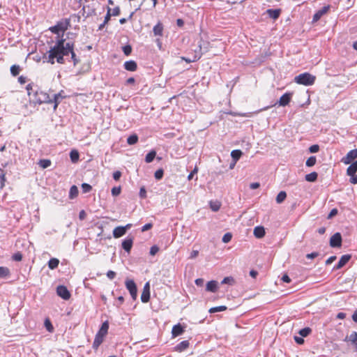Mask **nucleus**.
I'll list each match as a JSON object with an SVG mask.
<instances>
[{
    "label": "nucleus",
    "mask_w": 357,
    "mask_h": 357,
    "mask_svg": "<svg viewBox=\"0 0 357 357\" xmlns=\"http://www.w3.org/2000/svg\"><path fill=\"white\" fill-rule=\"evenodd\" d=\"M65 38H59L56 40L54 46L51 47L46 54L43 56L44 61L54 64L55 61L58 63L63 64L65 63L64 56L71 54V60L74 66H76L79 60L77 57L73 48V43H65Z\"/></svg>",
    "instance_id": "obj_1"
},
{
    "label": "nucleus",
    "mask_w": 357,
    "mask_h": 357,
    "mask_svg": "<svg viewBox=\"0 0 357 357\" xmlns=\"http://www.w3.org/2000/svg\"><path fill=\"white\" fill-rule=\"evenodd\" d=\"M26 89L27 91L30 102H32L33 104L41 105L43 103L52 102V99L48 93L42 91L34 90L31 84L26 86Z\"/></svg>",
    "instance_id": "obj_2"
},
{
    "label": "nucleus",
    "mask_w": 357,
    "mask_h": 357,
    "mask_svg": "<svg viewBox=\"0 0 357 357\" xmlns=\"http://www.w3.org/2000/svg\"><path fill=\"white\" fill-rule=\"evenodd\" d=\"M70 26L69 20H64L62 21L58 22L54 26L49 28V30L57 35V39L63 38V33L68 29Z\"/></svg>",
    "instance_id": "obj_3"
},
{
    "label": "nucleus",
    "mask_w": 357,
    "mask_h": 357,
    "mask_svg": "<svg viewBox=\"0 0 357 357\" xmlns=\"http://www.w3.org/2000/svg\"><path fill=\"white\" fill-rule=\"evenodd\" d=\"M316 79V77L309 73H303L295 77L294 81L298 84L305 86L312 85Z\"/></svg>",
    "instance_id": "obj_4"
},
{
    "label": "nucleus",
    "mask_w": 357,
    "mask_h": 357,
    "mask_svg": "<svg viewBox=\"0 0 357 357\" xmlns=\"http://www.w3.org/2000/svg\"><path fill=\"white\" fill-rule=\"evenodd\" d=\"M125 284L126 289L130 292L132 298L133 300H135L137 296V288L134 280L128 279L126 280Z\"/></svg>",
    "instance_id": "obj_5"
},
{
    "label": "nucleus",
    "mask_w": 357,
    "mask_h": 357,
    "mask_svg": "<svg viewBox=\"0 0 357 357\" xmlns=\"http://www.w3.org/2000/svg\"><path fill=\"white\" fill-rule=\"evenodd\" d=\"M131 224H127L126 226H119L114 229L113 230V236L115 238H120L126 234L128 229L131 227Z\"/></svg>",
    "instance_id": "obj_6"
},
{
    "label": "nucleus",
    "mask_w": 357,
    "mask_h": 357,
    "mask_svg": "<svg viewBox=\"0 0 357 357\" xmlns=\"http://www.w3.org/2000/svg\"><path fill=\"white\" fill-rule=\"evenodd\" d=\"M56 294L63 300H68L70 298V293L66 286L59 285L56 288Z\"/></svg>",
    "instance_id": "obj_7"
},
{
    "label": "nucleus",
    "mask_w": 357,
    "mask_h": 357,
    "mask_svg": "<svg viewBox=\"0 0 357 357\" xmlns=\"http://www.w3.org/2000/svg\"><path fill=\"white\" fill-rule=\"evenodd\" d=\"M342 236L339 232L334 234L330 239V245L332 248H338L342 245Z\"/></svg>",
    "instance_id": "obj_8"
},
{
    "label": "nucleus",
    "mask_w": 357,
    "mask_h": 357,
    "mask_svg": "<svg viewBox=\"0 0 357 357\" xmlns=\"http://www.w3.org/2000/svg\"><path fill=\"white\" fill-rule=\"evenodd\" d=\"M351 259V255H350V254H347V255H342L340 257L338 263L334 266L333 270H338V269L342 268L349 261V260Z\"/></svg>",
    "instance_id": "obj_9"
},
{
    "label": "nucleus",
    "mask_w": 357,
    "mask_h": 357,
    "mask_svg": "<svg viewBox=\"0 0 357 357\" xmlns=\"http://www.w3.org/2000/svg\"><path fill=\"white\" fill-rule=\"evenodd\" d=\"M357 158V149L349 151L347 155L342 158V162L346 164L351 163L355 159Z\"/></svg>",
    "instance_id": "obj_10"
},
{
    "label": "nucleus",
    "mask_w": 357,
    "mask_h": 357,
    "mask_svg": "<svg viewBox=\"0 0 357 357\" xmlns=\"http://www.w3.org/2000/svg\"><path fill=\"white\" fill-rule=\"evenodd\" d=\"M330 9V6L328 5V6H324L322 8H321L320 10H317L314 15H313V18H312V21L313 22H317L318 20H320V18L324 15H325L326 13H328V11Z\"/></svg>",
    "instance_id": "obj_11"
},
{
    "label": "nucleus",
    "mask_w": 357,
    "mask_h": 357,
    "mask_svg": "<svg viewBox=\"0 0 357 357\" xmlns=\"http://www.w3.org/2000/svg\"><path fill=\"white\" fill-rule=\"evenodd\" d=\"M133 244V238L128 236L126 238H125L121 243L122 248L127 252L128 253H130Z\"/></svg>",
    "instance_id": "obj_12"
},
{
    "label": "nucleus",
    "mask_w": 357,
    "mask_h": 357,
    "mask_svg": "<svg viewBox=\"0 0 357 357\" xmlns=\"http://www.w3.org/2000/svg\"><path fill=\"white\" fill-rule=\"evenodd\" d=\"M291 99V93H285L283 94L278 100V103L280 106H286L287 105Z\"/></svg>",
    "instance_id": "obj_13"
},
{
    "label": "nucleus",
    "mask_w": 357,
    "mask_h": 357,
    "mask_svg": "<svg viewBox=\"0 0 357 357\" xmlns=\"http://www.w3.org/2000/svg\"><path fill=\"white\" fill-rule=\"evenodd\" d=\"M184 327H183L180 324H177L174 325L172 330V335L173 337H176L178 335H182L184 333Z\"/></svg>",
    "instance_id": "obj_14"
},
{
    "label": "nucleus",
    "mask_w": 357,
    "mask_h": 357,
    "mask_svg": "<svg viewBox=\"0 0 357 357\" xmlns=\"http://www.w3.org/2000/svg\"><path fill=\"white\" fill-rule=\"evenodd\" d=\"M108 329H109V321H105L102 324L99 331H98V333L96 334L98 335L99 336L105 337V336L107 334Z\"/></svg>",
    "instance_id": "obj_15"
},
{
    "label": "nucleus",
    "mask_w": 357,
    "mask_h": 357,
    "mask_svg": "<svg viewBox=\"0 0 357 357\" xmlns=\"http://www.w3.org/2000/svg\"><path fill=\"white\" fill-rule=\"evenodd\" d=\"M123 66L128 71H135L137 68V63L133 60L127 61L124 63Z\"/></svg>",
    "instance_id": "obj_16"
},
{
    "label": "nucleus",
    "mask_w": 357,
    "mask_h": 357,
    "mask_svg": "<svg viewBox=\"0 0 357 357\" xmlns=\"http://www.w3.org/2000/svg\"><path fill=\"white\" fill-rule=\"evenodd\" d=\"M163 24L159 22L153 28V32L155 36H162L163 35Z\"/></svg>",
    "instance_id": "obj_17"
},
{
    "label": "nucleus",
    "mask_w": 357,
    "mask_h": 357,
    "mask_svg": "<svg viewBox=\"0 0 357 357\" xmlns=\"http://www.w3.org/2000/svg\"><path fill=\"white\" fill-rule=\"evenodd\" d=\"M190 342L188 340H183L178 344L175 347L174 350L178 352H182L189 347Z\"/></svg>",
    "instance_id": "obj_18"
},
{
    "label": "nucleus",
    "mask_w": 357,
    "mask_h": 357,
    "mask_svg": "<svg viewBox=\"0 0 357 357\" xmlns=\"http://www.w3.org/2000/svg\"><path fill=\"white\" fill-rule=\"evenodd\" d=\"M218 288V282L215 280H211L207 282L206 287V290L207 291L214 293V292L217 291Z\"/></svg>",
    "instance_id": "obj_19"
},
{
    "label": "nucleus",
    "mask_w": 357,
    "mask_h": 357,
    "mask_svg": "<svg viewBox=\"0 0 357 357\" xmlns=\"http://www.w3.org/2000/svg\"><path fill=\"white\" fill-rule=\"evenodd\" d=\"M254 235L257 238H261L265 236V229L262 226H257L254 229Z\"/></svg>",
    "instance_id": "obj_20"
},
{
    "label": "nucleus",
    "mask_w": 357,
    "mask_h": 357,
    "mask_svg": "<svg viewBox=\"0 0 357 357\" xmlns=\"http://www.w3.org/2000/svg\"><path fill=\"white\" fill-rule=\"evenodd\" d=\"M266 13L271 18H272L273 20H277L280 17V15L281 13V10L271 8V9H268L266 10Z\"/></svg>",
    "instance_id": "obj_21"
},
{
    "label": "nucleus",
    "mask_w": 357,
    "mask_h": 357,
    "mask_svg": "<svg viewBox=\"0 0 357 357\" xmlns=\"http://www.w3.org/2000/svg\"><path fill=\"white\" fill-rule=\"evenodd\" d=\"M347 169L349 176H354L357 172V160L351 163Z\"/></svg>",
    "instance_id": "obj_22"
},
{
    "label": "nucleus",
    "mask_w": 357,
    "mask_h": 357,
    "mask_svg": "<svg viewBox=\"0 0 357 357\" xmlns=\"http://www.w3.org/2000/svg\"><path fill=\"white\" fill-rule=\"evenodd\" d=\"M242 154H243L242 151L239 149L233 150L231 152V156L232 160L234 161V164H236L237 162V161L240 159Z\"/></svg>",
    "instance_id": "obj_23"
},
{
    "label": "nucleus",
    "mask_w": 357,
    "mask_h": 357,
    "mask_svg": "<svg viewBox=\"0 0 357 357\" xmlns=\"http://www.w3.org/2000/svg\"><path fill=\"white\" fill-rule=\"evenodd\" d=\"M345 342H351L354 344H357V332H352L350 335L347 336L344 339Z\"/></svg>",
    "instance_id": "obj_24"
},
{
    "label": "nucleus",
    "mask_w": 357,
    "mask_h": 357,
    "mask_svg": "<svg viewBox=\"0 0 357 357\" xmlns=\"http://www.w3.org/2000/svg\"><path fill=\"white\" fill-rule=\"evenodd\" d=\"M104 337L99 336L98 335H96L94 341L93 342V348L94 349H98L99 346L102 343Z\"/></svg>",
    "instance_id": "obj_25"
},
{
    "label": "nucleus",
    "mask_w": 357,
    "mask_h": 357,
    "mask_svg": "<svg viewBox=\"0 0 357 357\" xmlns=\"http://www.w3.org/2000/svg\"><path fill=\"white\" fill-rule=\"evenodd\" d=\"M318 174L315 172H311L305 175V178L308 182H314L317 181Z\"/></svg>",
    "instance_id": "obj_26"
},
{
    "label": "nucleus",
    "mask_w": 357,
    "mask_h": 357,
    "mask_svg": "<svg viewBox=\"0 0 357 357\" xmlns=\"http://www.w3.org/2000/svg\"><path fill=\"white\" fill-rule=\"evenodd\" d=\"M155 155L156 151L155 150H151L146 155L145 162L147 163L151 162L154 160Z\"/></svg>",
    "instance_id": "obj_27"
},
{
    "label": "nucleus",
    "mask_w": 357,
    "mask_h": 357,
    "mask_svg": "<svg viewBox=\"0 0 357 357\" xmlns=\"http://www.w3.org/2000/svg\"><path fill=\"white\" fill-rule=\"evenodd\" d=\"M209 206L213 211L216 212L220 208L221 204L218 201H210Z\"/></svg>",
    "instance_id": "obj_28"
},
{
    "label": "nucleus",
    "mask_w": 357,
    "mask_h": 357,
    "mask_svg": "<svg viewBox=\"0 0 357 357\" xmlns=\"http://www.w3.org/2000/svg\"><path fill=\"white\" fill-rule=\"evenodd\" d=\"M59 261L58 259H56V258H52L48 261V267L50 269L53 270V269L56 268L59 266Z\"/></svg>",
    "instance_id": "obj_29"
},
{
    "label": "nucleus",
    "mask_w": 357,
    "mask_h": 357,
    "mask_svg": "<svg viewBox=\"0 0 357 357\" xmlns=\"http://www.w3.org/2000/svg\"><path fill=\"white\" fill-rule=\"evenodd\" d=\"M138 136L136 134H132L127 138V143L129 145H134L138 142Z\"/></svg>",
    "instance_id": "obj_30"
},
{
    "label": "nucleus",
    "mask_w": 357,
    "mask_h": 357,
    "mask_svg": "<svg viewBox=\"0 0 357 357\" xmlns=\"http://www.w3.org/2000/svg\"><path fill=\"white\" fill-rule=\"evenodd\" d=\"M70 158L73 162H77L79 158L78 151L76 150H72L70 153Z\"/></svg>",
    "instance_id": "obj_31"
},
{
    "label": "nucleus",
    "mask_w": 357,
    "mask_h": 357,
    "mask_svg": "<svg viewBox=\"0 0 357 357\" xmlns=\"http://www.w3.org/2000/svg\"><path fill=\"white\" fill-rule=\"evenodd\" d=\"M287 197V193L284 191H280L277 197H276V202L278 204H280L284 201V199Z\"/></svg>",
    "instance_id": "obj_32"
},
{
    "label": "nucleus",
    "mask_w": 357,
    "mask_h": 357,
    "mask_svg": "<svg viewBox=\"0 0 357 357\" xmlns=\"http://www.w3.org/2000/svg\"><path fill=\"white\" fill-rule=\"evenodd\" d=\"M10 275V270L7 267L0 266V278H4Z\"/></svg>",
    "instance_id": "obj_33"
},
{
    "label": "nucleus",
    "mask_w": 357,
    "mask_h": 357,
    "mask_svg": "<svg viewBox=\"0 0 357 357\" xmlns=\"http://www.w3.org/2000/svg\"><path fill=\"white\" fill-rule=\"evenodd\" d=\"M227 310V307L225 305H220V306H217V307H211L208 312L210 313H215V312H222V311H225Z\"/></svg>",
    "instance_id": "obj_34"
},
{
    "label": "nucleus",
    "mask_w": 357,
    "mask_h": 357,
    "mask_svg": "<svg viewBox=\"0 0 357 357\" xmlns=\"http://www.w3.org/2000/svg\"><path fill=\"white\" fill-rule=\"evenodd\" d=\"M150 300V291H142V294L141 295V301L142 303H147Z\"/></svg>",
    "instance_id": "obj_35"
},
{
    "label": "nucleus",
    "mask_w": 357,
    "mask_h": 357,
    "mask_svg": "<svg viewBox=\"0 0 357 357\" xmlns=\"http://www.w3.org/2000/svg\"><path fill=\"white\" fill-rule=\"evenodd\" d=\"M311 333V329L309 327H305L299 331V335L303 337H307Z\"/></svg>",
    "instance_id": "obj_36"
},
{
    "label": "nucleus",
    "mask_w": 357,
    "mask_h": 357,
    "mask_svg": "<svg viewBox=\"0 0 357 357\" xmlns=\"http://www.w3.org/2000/svg\"><path fill=\"white\" fill-rule=\"evenodd\" d=\"M78 195V189L75 185L71 186L69 192L70 198L73 199Z\"/></svg>",
    "instance_id": "obj_37"
},
{
    "label": "nucleus",
    "mask_w": 357,
    "mask_h": 357,
    "mask_svg": "<svg viewBox=\"0 0 357 357\" xmlns=\"http://www.w3.org/2000/svg\"><path fill=\"white\" fill-rule=\"evenodd\" d=\"M317 158L315 156H310L307 158V160L305 162V165L307 167H312L316 164Z\"/></svg>",
    "instance_id": "obj_38"
},
{
    "label": "nucleus",
    "mask_w": 357,
    "mask_h": 357,
    "mask_svg": "<svg viewBox=\"0 0 357 357\" xmlns=\"http://www.w3.org/2000/svg\"><path fill=\"white\" fill-rule=\"evenodd\" d=\"M39 165L43 169L47 168L51 165V161L47 159H43L39 161Z\"/></svg>",
    "instance_id": "obj_39"
},
{
    "label": "nucleus",
    "mask_w": 357,
    "mask_h": 357,
    "mask_svg": "<svg viewBox=\"0 0 357 357\" xmlns=\"http://www.w3.org/2000/svg\"><path fill=\"white\" fill-rule=\"evenodd\" d=\"M62 98V96H61L60 93H56V94H54V97H53V99H52V102L54 103V109H55L59 103V100Z\"/></svg>",
    "instance_id": "obj_40"
},
{
    "label": "nucleus",
    "mask_w": 357,
    "mask_h": 357,
    "mask_svg": "<svg viewBox=\"0 0 357 357\" xmlns=\"http://www.w3.org/2000/svg\"><path fill=\"white\" fill-rule=\"evenodd\" d=\"M44 325L48 332L52 333L54 331V327L48 318L45 320Z\"/></svg>",
    "instance_id": "obj_41"
},
{
    "label": "nucleus",
    "mask_w": 357,
    "mask_h": 357,
    "mask_svg": "<svg viewBox=\"0 0 357 357\" xmlns=\"http://www.w3.org/2000/svg\"><path fill=\"white\" fill-rule=\"evenodd\" d=\"M20 72V68L17 65H13L10 67V73L13 76H17Z\"/></svg>",
    "instance_id": "obj_42"
},
{
    "label": "nucleus",
    "mask_w": 357,
    "mask_h": 357,
    "mask_svg": "<svg viewBox=\"0 0 357 357\" xmlns=\"http://www.w3.org/2000/svg\"><path fill=\"white\" fill-rule=\"evenodd\" d=\"M222 284H227L229 285H233L234 284V278L229 276V277H225L221 282Z\"/></svg>",
    "instance_id": "obj_43"
},
{
    "label": "nucleus",
    "mask_w": 357,
    "mask_h": 357,
    "mask_svg": "<svg viewBox=\"0 0 357 357\" xmlns=\"http://www.w3.org/2000/svg\"><path fill=\"white\" fill-rule=\"evenodd\" d=\"M122 50L125 55L129 56L132 52V47L130 45H126L122 47Z\"/></svg>",
    "instance_id": "obj_44"
},
{
    "label": "nucleus",
    "mask_w": 357,
    "mask_h": 357,
    "mask_svg": "<svg viewBox=\"0 0 357 357\" xmlns=\"http://www.w3.org/2000/svg\"><path fill=\"white\" fill-rule=\"evenodd\" d=\"M163 175L164 171L162 169H158L154 174V176L156 180H160L162 178Z\"/></svg>",
    "instance_id": "obj_45"
},
{
    "label": "nucleus",
    "mask_w": 357,
    "mask_h": 357,
    "mask_svg": "<svg viewBox=\"0 0 357 357\" xmlns=\"http://www.w3.org/2000/svg\"><path fill=\"white\" fill-rule=\"evenodd\" d=\"M82 189L83 192L86 193L89 192L91 190L92 187L89 184L84 183L82 184Z\"/></svg>",
    "instance_id": "obj_46"
},
{
    "label": "nucleus",
    "mask_w": 357,
    "mask_h": 357,
    "mask_svg": "<svg viewBox=\"0 0 357 357\" xmlns=\"http://www.w3.org/2000/svg\"><path fill=\"white\" fill-rule=\"evenodd\" d=\"M231 238H232L231 234L228 232V233H226L224 234V236H222V241L223 243H227L231 241Z\"/></svg>",
    "instance_id": "obj_47"
},
{
    "label": "nucleus",
    "mask_w": 357,
    "mask_h": 357,
    "mask_svg": "<svg viewBox=\"0 0 357 357\" xmlns=\"http://www.w3.org/2000/svg\"><path fill=\"white\" fill-rule=\"evenodd\" d=\"M121 188L120 186L114 187L112 189V195L114 197L118 196L121 193Z\"/></svg>",
    "instance_id": "obj_48"
},
{
    "label": "nucleus",
    "mask_w": 357,
    "mask_h": 357,
    "mask_svg": "<svg viewBox=\"0 0 357 357\" xmlns=\"http://www.w3.org/2000/svg\"><path fill=\"white\" fill-rule=\"evenodd\" d=\"M139 195L142 199L146 197V190L144 186L140 188Z\"/></svg>",
    "instance_id": "obj_49"
},
{
    "label": "nucleus",
    "mask_w": 357,
    "mask_h": 357,
    "mask_svg": "<svg viewBox=\"0 0 357 357\" xmlns=\"http://www.w3.org/2000/svg\"><path fill=\"white\" fill-rule=\"evenodd\" d=\"M319 145H317V144L312 145V146H310V148H309V151H310V153H317V152H318V151H319Z\"/></svg>",
    "instance_id": "obj_50"
},
{
    "label": "nucleus",
    "mask_w": 357,
    "mask_h": 357,
    "mask_svg": "<svg viewBox=\"0 0 357 357\" xmlns=\"http://www.w3.org/2000/svg\"><path fill=\"white\" fill-rule=\"evenodd\" d=\"M111 8H108L107 9V13L105 17V20H104V24H107V22L109 21L110 18H111Z\"/></svg>",
    "instance_id": "obj_51"
},
{
    "label": "nucleus",
    "mask_w": 357,
    "mask_h": 357,
    "mask_svg": "<svg viewBox=\"0 0 357 357\" xmlns=\"http://www.w3.org/2000/svg\"><path fill=\"white\" fill-rule=\"evenodd\" d=\"M22 259V255L20 252L15 253L13 255V259L15 261H20Z\"/></svg>",
    "instance_id": "obj_52"
},
{
    "label": "nucleus",
    "mask_w": 357,
    "mask_h": 357,
    "mask_svg": "<svg viewBox=\"0 0 357 357\" xmlns=\"http://www.w3.org/2000/svg\"><path fill=\"white\" fill-rule=\"evenodd\" d=\"M159 251V248L157 245H153L150 248V255L153 256Z\"/></svg>",
    "instance_id": "obj_53"
},
{
    "label": "nucleus",
    "mask_w": 357,
    "mask_h": 357,
    "mask_svg": "<svg viewBox=\"0 0 357 357\" xmlns=\"http://www.w3.org/2000/svg\"><path fill=\"white\" fill-rule=\"evenodd\" d=\"M338 213L337 208H333L328 215V219H331L334 216H335Z\"/></svg>",
    "instance_id": "obj_54"
},
{
    "label": "nucleus",
    "mask_w": 357,
    "mask_h": 357,
    "mask_svg": "<svg viewBox=\"0 0 357 357\" xmlns=\"http://www.w3.org/2000/svg\"><path fill=\"white\" fill-rule=\"evenodd\" d=\"M119 14H120V8L119 6H116L112 9L111 15L118 16Z\"/></svg>",
    "instance_id": "obj_55"
},
{
    "label": "nucleus",
    "mask_w": 357,
    "mask_h": 357,
    "mask_svg": "<svg viewBox=\"0 0 357 357\" xmlns=\"http://www.w3.org/2000/svg\"><path fill=\"white\" fill-rule=\"evenodd\" d=\"M121 176V172L120 171H116L113 173V178L115 181H119Z\"/></svg>",
    "instance_id": "obj_56"
},
{
    "label": "nucleus",
    "mask_w": 357,
    "mask_h": 357,
    "mask_svg": "<svg viewBox=\"0 0 357 357\" xmlns=\"http://www.w3.org/2000/svg\"><path fill=\"white\" fill-rule=\"evenodd\" d=\"M319 255V253L317 252H313L306 255V257L310 259H312L316 258Z\"/></svg>",
    "instance_id": "obj_57"
},
{
    "label": "nucleus",
    "mask_w": 357,
    "mask_h": 357,
    "mask_svg": "<svg viewBox=\"0 0 357 357\" xmlns=\"http://www.w3.org/2000/svg\"><path fill=\"white\" fill-rule=\"evenodd\" d=\"M153 225L151 223H146L142 227V231H146L151 229Z\"/></svg>",
    "instance_id": "obj_58"
},
{
    "label": "nucleus",
    "mask_w": 357,
    "mask_h": 357,
    "mask_svg": "<svg viewBox=\"0 0 357 357\" xmlns=\"http://www.w3.org/2000/svg\"><path fill=\"white\" fill-rule=\"evenodd\" d=\"M107 276L109 279L113 280L116 276V273L113 271H108L107 273Z\"/></svg>",
    "instance_id": "obj_59"
},
{
    "label": "nucleus",
    "mask_w": 357,
    "mask_h": 357,
    "mask_svg": "<svg viewBox=\"0 0 357 357\" xmlns=\"http://www.w3.org/2000/svg\"><path fill=\"white\" fill-rule=\"evenodd\" d=\"M197 171H198V169H197V167H195V169L188 176V179L191 180L193 178L194 175L195 174H197Z\"/></svg>",
    "instance_id": "obj_60"
},
{
    "label": "nucleus",
    "mask_w": 357,
    "mask_h": 357,
    "mask_svg": "<svg viewBox=\"0 0 357 357\" xmlns=\"http://www.w3.org/2000/svg\"><path fill=\"white\" fill-rule=\"evenodd\" d=\"M294 340L298 344H303L304 343V340H303V337L295 336Z\"/></svg>",
    "instance_id": "obj_61"
},
{
    "label": "nucleus",
    "mask_w": 357,
    "mask_h": 357,
    "mask_svg": "<svg viewBox=\"0 0 357 357\" xmlns=\"http://www.w3.org/2000/svg\"><path fill=\"white\" fill-rule=\"evenodd\" d=\"M195 282L196 285H197L199 287H202L204 284V280L202 278H197L195 280Z\"/></svg>",
    "instance_id": "obj_62"
},
{
    "label": "nucleus",
    "mask_w": 357,
    "mask_h": 357,
    "mask_svg": "<svg viewBox=\"0 0 357 357\" xmlns=\"http://www.w3.org/2000/svg\"><path fill=\"white\" fill-rule=\"evenodd\" d=\"M336 259V256H331L326 261V264L329 265L332 264L335 260Z\"/></svg>",
    "instance_id": "obj_63"
},
{
    "label": "nucleus",
    "mask_w": 357,
    "mask_h": 357,
    "mask_svg": "<svg viewBox=\"0 0 357 357\" xmlns=\"http://www.w3.org/2000/svg\"><path fill=\"white\" fill-rule=\"evenodd\" d=\"M281 280L284 282H286V283H289L291 282V279L287 275V274H284Z\"/></svg>",
    "instance_id": "obj_64"
}]
</instances>
